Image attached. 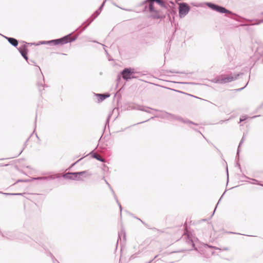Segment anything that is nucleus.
I'll return each instance as SVG.
<instances>
[{
	"label": "nucleus",
	"mask_w": 263,
	"mask_h": 263,
	"mask_svg": "<svg viewBox=\"0 0 263 263\" xmlns=\"http://www.w3.org/2000/svg\"><path fill=\"white\" fill-rule=\"evenodd\" d=\"M149 109L150 108L147 106H139L138 107V109L139 110L152 114V112L149 110Z\"/></svg>",
	"instance_id": "18"
},
{
	"label": "nucleus",
	"mask_w": 263,
	"mask_h": 263,
	"mask_svg": "<svg viewBox=\"0 0 263 263\" xmlns=\"http://www.w3.org/2000/svg\"><path fill=\"white\" fill-rule=\"evenodd\" d=\"M6 39L8 40L9 43L11 44L12 46L14 47H16L18 45V41L13 37H5Z\"/></svg>",
	"instance_id": "14"
},
{
	"label": "nucleus",
	"mask_w": 263,
	"mask_h": 263,
	"mask_svg": "<svg viewBox=\"0 0 263 263\" xmlns=\"http://www.w3.org/2000/svg\"><path fill=\"white\" fill-rule=\"evenodd\" d=\"M76 39L77 36L74 37H71L70 34H68L60 39L48 41H47V43L48 44H53L54 45H57L58 44L63 45L64 44L73 42L75 41Z\"/></svg>",
	"instance_id": "1"
},
{
	"label": "nucleus",
	"mask_w": 263,
	"mask_h": 263,
	"mask_svg": "<svg viewBox=\"0 0 263 263\" xmlns=\"http://www.w3.org/2000/svg\"><path fill=\"white\" fill-rule=\"evenodd\" d=\"M190 7L189 5L185 3H181L179 6V14L180 17L185 16L190 11Z\"/></svg>",
	"instance_id": "6"
},
{
	"label": "nucleus",
	"mask_w": 263,
	"mask_h": 263,
	"mask_svg": "<svg viewBox=\"0 0 263 263\" xmlns=\"http://www.w3.org/2000/svg\"><path fill=\"white\" fill-rule=\"evenodd\" d=\"M148 120H149V119L147 120V121H148ZM146 121H147V120H146ZM145 122H146V121H145ZM144 122H145V121L141 122L139 123L138 124L142 123H144Z\"/></svg>",
	"instance_id": "39"
},
{
	"label": "nucleus",
	"mask_w": 263,
	"mask_h": 263,
	"mask_svg": "<svg viewBox=\"0 0 263 263\" xmlns=\"http://www.w3.org/2000/svg\"><path fill=\"white\" fill-rule=\"evenodd\" d=\"M95 95L99 98L98 101L99 102L103 101L110 96L109 94L108 93H96Z\"/></svg>",
	"instance_id": "13"
},
{
	"label": "nucleus",
	"mask_w": 263,
	"mask_h": 263,
	"mask_svg": "<svg viewBox=\"0 0 263 263\" xmlns=\"http://www.w3.org/2000/svg\"><path fill=\"white\" fill-rule=\"evenodd\" d=\"M222 197V196L221 197V198H220V199L218 200V203H217V205H218V203H219V202H220V200H221V199ZM217 206V205H216V206Z\"/></svg>",
	"instance_id": "36"
},
{
	"label": "nucleus",
	"mask_w": 263,
	"mask_h": 263,
	"mask_svg": "<svg viewBox=\"0 0 263 263\" xmlns=\"http://www.w3.org/2000/svg\"><path fill=\"white\" fill-rule=\"evenodd\" d=\"M100 12L97 10L92 14L91 16L94 20L100 14Z\"/></svg>",
	"instance_id": "24"
},
{
	"label": "nucleus",
	"mask_w": 263,
	"mask_h": 263,
	"mask_svg": "<svg viewBox=\"0 0 263 263\" xmlns=\"http://www.w3.org/2000/svg\"><path fill=\"white\" fill-rule=\"evenodd\" d=\"M81 159H82V158H81V159H79V160H78V161H76V162H74V163H73V164L71 165V167H72V166H74V165H75L77 162H79V161H80Z\"/></svg>",
	"instance_id": "32"
},
{
	"label": "nucleus",
	"mask_w": 263,
	"mask_h": 263,
	"mask_svg": "<svg viewBox=\"0 0 263 263\" xmlns=\"http://www.w3.org/2000/svg\"><path fill=\"white\" fill-rule=\"evenodd\" d=\"M138 219H139V220H140L142 222H143V221L139 218H138Z\"/></svg>",
	"instance_id": "45"
},
{
	"label": "nucleus",
	"mask_w": 263,
	"mask_h": 263,
	"mask_svg": "<svg viewBox=\"0 0 263 263\" xmlns=\"http://www.w3.org/2000/svg\"><path fill=\"white\" fill-rule=\"evenodd\" d=\"M248 82L247 83V84L246 85V86H245V87H242V88H241L237 89V90H238V91H240V90H242V89H243V88H244L247 86V85L248 84Z\"/></svg>",
	"instance_id": "34"
},
{
	"label": "nucleus",
	"mask_w": 263,
	"mask_h": 263,
	"mask_svg": "<svg viewBox=\"0 0 263 263\" xmlns=\"http://www.w3.org/2000/svg\"><path fill=\"white\" fill-rule=\"evenodd\" d=\"M168 121H178L179 122L185 123V124H191L197 125V124L193 122L192 121L184 119L182 118L181 117L175 115L174 114H172L170 113V116L168 117Z\"/></svg>",
	"instance_id": "5"
},
{
	"label": "nucleus",
	"mask_w": 263,
	"mask_h": 263,
	"mask_svg": "<svg viewBox=\"0 0 263 263\" xmlns=\"http://www.w3.org/2000/svg\"><path fill=\"white\" fill-rule=\"evenodd\" d=\"M93 42H95V43H98L97 42H96L95 41H93Z\"/></svg>",
	"instance_id": "47"
},
{
	"label": "nucleus",
	"mask_w": 263,
	"mask_h": 263,
	"mask_svg": "<svg viewBox=\"0 0 263 263\" xmlns=\"http://www.w3.org/2000/svg\"><path fill=\"white\" fill-rule=\"evenodd\" d=\"M227 174L228 175V168H227Z\"/></svg>",
	"instance_id": "43"
},
{
	"label": "nucleus",
	"mask_w": 263,
	"mask_h": 263,
	"mask_svg": "<svg viewBox=\"0 0 263 263\" xmlns=\"http://www.w3.org/2000/svg\"><path fill=\"white\" fill-rule=\"evenodd\" d=\"M120 80V76L118 75V80Z\"/></svg>",
	"instance_id": "35"
},
{
	"label": "nucleus",
	"mask_w": 263,
	"mask_h": 263,
	"mask_svg": "<svg viewBox=\"0 0 263 263\" xmlns=\"http://www.w3.org/2000/svg\"><path fill=\"white\" fill-rule=\"evenodd\" d=\"M152 109L157 111H159L161 112L160 114L156 116L155 117L160 118L161 119H166V120H168V117L170 116V113L166 112V111H162V110L155 109Z\"/></svg>",
	"instance_id": "8"
},
{
	"label": "nucleus",
	"mask_w": 263,
	"mask_h": 263,
	"mask_svg": "<svg viewBox=\"0 0 263 263\" xmlns=\"http://www.w3.org/2000/svg\"><path fill=\"white\" fill-rule=\"evenodd\" d=\"M70 177L73 178L74 177V175H71Z\"/></svg>",
	"instance_id": "44"
},
{
	"label": "nucleus",
	"mask_w": 263,
	"mask_h": 263,
	"mask_svg": "<svg viewBox=\"0 0 263 263\" xmlns=\"http://www.w3.org/2000/svg\"><path fill=\"white\" fill-rule=\"evenodd\" d=\"M118 235H119V238H118V241L119 240V239H121V237H123V239L124 240H125V237H126L125 231L123 228L121 229L120 232L119 233Z\"/></svg>",
	"instance_id": "20"
},
{
	"label": "nucleus",
	"mask_w": 263,
	"mask_h": 263,
	"mask_svg": "<svg viewBox=\"0 0 263 263\" xmlns=\"http://www.w3.org/2000/svg\"><path fill=\"white\" fill-rule=\"evenodd\" d=\"M47 41H42L40 43H41V44H48L47 43Z\"/></svg>",
	"instance_id": "33"
},
{
	"label": "nucleus",
	"mask_w": 263,
	"mask_h": 263,
	"mask_svg": "<svg viewBox=\"0 0 263 263\" xmlns=\"http://www.w3.org/2000/svg\"><path fill=\"white\" fill-rule=\"evenodd\" d=\"M230 233H233V232H229ZM233 234H236V233H233ZM237 234L242 235L241 233H237Z\"/></svg>",
	"instance_id": "38"
},
{
	"label": "nucleus",
	"mask_w": 263,
	"mask_h": 263,
	"mask_svg": "<svg viewBox=\"0 0 263 263\" xmlns=\"http://www.w3.org/2000/svg\"><path fill=\"white\" fill-rule=\"evenodd\" d=\"M138 78V77L136 76L135 75V74H132V76L130 77V79H137Z\"/></svg>",
	"instance_id": "31"
},
{
	"label": "nucleus",
	"mask_w": 263,
	"mask_h": 263,
	"mask_svg": "<svg viewBox=\"0 0 263 263\" xmlns=\"http://www.w3.org/2000/svg\"><path fill=\"white\" fill-rule=\"evenodd\" d=\"M212 81L218 84H225L224 76L223 75L218 76L213 79Z\"/></svg>",
	"instance_id": "11"
},
{
	"label": "nucleus",
	"mask_w": 263,
	"mask_h": 263,
	"mask_svg": "<svg viewBox=\"0 0 263 263\" xmlns=\"http://www.w3.org/2000/svg\"><path fill=\"white\" fill-rule=\"evenodd\" d=\"M94 20V19L90 16L89 18H88L83 24H86L85 26L83 28V30H85L86 28Z\"/></svg>",
	"instance_id": "21"
},
{
	"label": "nucleus",
	"mask_w": 263,
	"mask_h": 263,
	"mask_svg": "<svg viewBox=\"0 0 263 263\" xmlns=\"http://www.w3.org/2000/svg\"><path fill=\"white\" fill-rule=\"evenodd\" d=\"M206 5L209 8H210L211 9H212L213 10L216 11L218 12H219L221 13H226L227 14H233V13L231 11H230V10L227 9L226 8H224L222 6H219L218 5H217V4H215L211 3V2L206 3Z\"/></svg>",
	"instance_id": "2"
},
{
	"label": "nucleus",
	"mask_w": 263,
	"mask_h": 263,
	"mask_svg": "<svg viewBox=\"0 0 263 263\" xmlns=\"http://www.w3.org/2000/svg\"><path fill=\"white\" fill-rule=\"evenodd\" d=\"M103 179L104 180L105 183L107 184V185L108 186L110 190L111 191L112 194L114 195V198L115 199H116L117 203L118 204L119 207H120V210L121 211L122 210V208H121V205L120 204V203L118 201V200L117 198V196L115 193V192L114 191L113 189H112L111 186H110V185L109 184V183L107 181V180L105 179V178L104 177L103 178Z\"/></svg>",
	"instance_id": "12"
},
{
	"label": "nucleus",
	"mask_w": 263,
	"mask_h": 263,
	"mask_svg": "<svg viewBox=\"0 0 263 263\" xmlns=\"http://www.w3.org/2000/svg\"><path fill=\"white\" fill-rule=\"evenodd\" d=\"M154 13V14L152 15V17L154 18H157V19H159V18H163L164 17H165V16H161L159 13H158V12L156 10H155V11H153V12Z\"/></svg>",
	"instance_id": "19"
},
{
	"label": "nucleus",
	"mask_w": 263,
	"mask_h": 263,
	"mask_svg": "<svg viewBox=\"0 0 263 263\" xmlns=\"http://www.w3.org/2000/svg\"><path fill=\"white\" fill-rule=\"evenodd\" d=\"M247 119V117L246 116H242L240 118V119H239V122H241L242 121H245V120H246Z\"/></svg>",
	"instance_id": "29"
},
{
	"label": "nucleus",
	"mask_w": 263,
	"mask_h": 263,
	"mask_svg": "<svg viewBox=\"0 0 263 263\" xmlns=\"http://www.w3.org/2000/svg\"><path fill=\"white\" fill-rule=\"evenodd\" d=\"M248 236H253L252 235H248Z\"/></svg>",
	"instance_id": "48"
},
{
	"label": "nucleus",
	"mask_w": 263,
	"mask_h": 263,
	"mask_svg": "<svg viewBox=\"0 0 263 263\" xmlns=\"http://www.w3.org/2000/svg\"><path fill=\"white\" fill-rule=\"evenodd\" d=\"M153 2H155L159 4L161 7L167 9L168 7H170V5L168 4L165 3L162 0H153Z\"/></svg>",
	"instance_id": "15"
},
{
	"label": "nucleus",
	"mask_w": 263,
	"mask_h": 263,
	"mask_svg": "<svg viewBox=\"0 0 263 263\" xmlns=\"http://www.w3.org/2000/svg\"><path fill=\"white\" fill-rule=\"evenodd\" d=\"M153 260H150L149 262H147V263H152V262L153 261Z\"/></svg>",
	"instance_id": "41"
},
{
	"label": "nucleus",
	"mask_w": 263,
	"mask_h": 263,
	"mask_svg": "<svg viewBox=\"0 0 263 263\" xmlns=\"http://www.w3.org/2000/svg\"><path fill=\"white\" fill-rule=\"evenodd\" d=\"M176 13V11L175 10H174L173 8H171L170 6V7H168L167 8V15L168 16V18L170 21H171V14L174 15Z\"/></svg>",
	"instance_id": "17"
},
{
	"label": "nucleus",
	"mask_w": 263,
	"mask_h": 263,
	"mask_svg": "<svg viewBox=\"0 0 263 263\" xmlns=\"http://www.w3.org/2000/svg\"><path fill=\"white\" fill-rule=\"evenodd\" d=\"M186 241L189 243H191L192 244V246L193 247H194L195 246V245L193 242V241L192 240V239L189 237V235H187V239L186 240Z\"/></svg>",
	"instance_id": "26"
},
{
	"label": "nucleus",
	"mask_w": 263,
	"mask_h": 263,
	"mask_svg": "<svg viewBox=\"0 0 263 263\" xmlns=\"http://www.w3.org/2000/svg\"><path fill=\"white\" fill-rule=\"evenodd\" d=\"M157 257V255L155 256L154 257V259L156 258Z\"/></svg>",
	"instance_id": "46"
},
{
	"label": "nucleus",
	"mask_w": 263,
	"mask_h": 263,
	"mask_svg": "<svg viewBox=\"0 0 263 263\" xmlns=\"http://www.w3.org/2000/svg\"><path fill=\"white\" fill-rule=\"evenodd\" d=\"M104 4H105V2H104L99 7V8H98V9L97 10L98 11H99L100 12H101V10L103 8V7H104Z\"/></svg>",
	"instance_id": "28"
},
{
	"label": "nucleus",
	"mask_w": 263,
	"mask_h": 263,
	"mask_svg": "<svg viewBox=\"0 0 263 263\" xmlns=\"http://www.w3.org/2000/svg\"><path fill=\"white\" fill-rule=\"evenodd\" d=\"M139 73V72L136 71L135 69L132 68H125L121 72L123 79L126 81L130 80L132 74Z\"/></svg>",
	"instance_id": "4"
},
{
	"label": "nucleus",
	"mask_w": 263,
	"mask_h": 263,
	"mask_svg": "<svg viewBox=\"0 0 263 263\" xmlns=\"http://www.w3.org/2000/svg\"><path fill=\"white\" fill-rule=\"evenodd\" d=\"M60 176L59 174H55L54 175H51L46 177H40L37 178H34V180H50L55 178H60Z\"/></svg>",
	"instance_id": "9"
},
{
	"label": "nucleus",
	"mask_w": 263,
	"mask_h": 263,
	"mask_svg": "<svg viewBox=\"0 0 263 263\" xmlns=\"http://www.w3.org/2000/svg\"><path fill=\"white\" fill-rule=\"evenodd\" d=\"M242 73H238L235 74V76H230L228 77H224V82L225 83L232 82L234 81L237 79L239 75L242 74Z\"/></svg>",
	"instance_id": "10"
},
{
	"label": "nucleus",
	"mask_w": 263,
	"mask_h": 263,
	"mask_svg": "<svg viewBox=\"0 0 263 263\" xmlns=\"http://www.w3.org/2000/svg\"><path fill=\"white\" fill-rule=\"evenodd\" d=\"M245 135H243L242 139H241L240 141V143L239 144V145L238 146V148H237V155L238 156L239 155V152H240V145L242 144V143L243 142V141H245Z\"/></svg>",
	"instance_id": "22"
},
{
	"label": "nucleus",
	"mask_w": 263,
	"mask_h": 263,
	"mask_svg": "<svg viewBox=\"0 0 263 263\" xmlns=\"http://www.w3.org/2000/svg\"><path fill=\"white\" fill-rule=\"evenodd\" d=\"M253 181H254V182H253L252 183L253 184H259V182H258V181L255 179H251Z\"/></svg>",
	"instance_id": "30"
},
{
	"label": "nucleus",
	"mask_w": 263,
	"mask_h": 263,
	"mask_svg": "<svg viewBox=\"0 0 263 263\" xmlns=\"http://www.w3.org/2000/svg\"><path fill=\"white\" fill-rule=\"evenodd\" d=\"M146 2L148 3V10L150 12H153V11H155L154 6V3L155 2H153V0H147Z\"/></svg>",
	"instance_id": "16"
},
{
	"label": "nucleus",
	"mask_w": 263,
	"mask_h": 263,
	"mask_svg": "<svg viewBox=\"0 0 263 263\" xmlns=\"http://www.w3.org/2000/svg\"><path fill=\"white\" fill-rule=\"evenodd\" d=\"M18 50L22 57L26 60L27 61L28 58L27 57V53H28V49L26 45L23 44V45L21 46L18 48Z\"/></svg>",
	"instance_id": "7"
},
{
	"label": "nucleus",
	"mask_w": 263,
	"mask_h": 263,
	"mask_svg": "<svg viewBox=\"0 0 263 263\" xmlns=\"http://www.w3.org/2000/svg\"><path fill=\"white\" fill-rule=\"evenodd\" d=\"M0 193L6 195H21L22 193H5L3 192H0Z\"/></svg>",
	"instance_id": "25"
},
{
	"label": "nucleus",
	"mask_w": 263,
	"mask_h": 263,
	"mask_svg": "<svg viewBox=\"0 0 263 263\" xmlns=\"http://www.w3.org/2000/svg\"><path fill=\"white\" fill-rule=\"evenodd\" d=\"M262 14H263V12L262 13ZM261 23H263V18L259 20L258 21H257L256 23H254V25H259Z\"/></svg>",
	"instance_id": "27"
},
{
	"label": "nucleus",
	"mask_w": 263,
	"mask_h": 263,
	"mask_svg": "<svg viewBox=\"0 0 263 263\" xmlns=\"http://www.w3.org/2000/svg\"><path fill=\"white\" fill-rule=\"evenodd\" d=\"M171 72H173V73H178L179 72H175V71H171Z\"/></svg>",
	"instance_id": "40"
},
{
	"label": "nucleus",
	"mask_w": 263,
	"mask_h": 263,
	"mask_svg": "<svg viewBox=\"0 0 263 263\" xmlns=\"http://www.w3.org/2000/svg\"><path fill=\"white\" fill-rule=\"evenodd\" d=\"M92 157L96 159L97 160H98L99 161H100L102 162L104 161V159L101 156H100L99 155H97L96 153L93 154V155H92Z\"/></svg>",
	"instance_id": "23"
},
{
	"label": "nucleus",
	"mask_w": 263,
	"mask_h": 263,
	"mask_svg": "<svg viewBox=\"0 0 263 263\" xmlns=\"http://www.w3.org/2000/svg\"><path fill=\"white\" fill-rule=\"evenodd\" d=\"M20 181H22V180H18L16 182H20Z\"/></svg>",
	"instance_id": "42"
},
{
	"label": "nucleus",
	"mask_w": 263,
	"mask_h": 263,
	"mask_svg": "<svg viewBox=\"0 0 263 263\" xmlns=\"http://www.w3.org/2000/svg\"><path fill=\"white\" fill-rule=\"evenodd\" d=\"M236 165H237V166H238L239 167H240V164H239L238 163H236Z\"/></svg>",
	"instance_id": "37"
},
{
	"label": "nucleus",
	"mask_w": 263,
	"mask_h": 263,
	"mask_svg": "<svg viewBox=\"0 0 263 263\" xmlns=\"http://www.w3.org/2000/svg\"><path fill=\"white\" fill-rule=\"evenodd\" d=\"M87 173L86 171H82L79 172H72V173H67L63 175V177L67 179H71V180H81L80 176H82L84 174H85Z\"/></svg>",
	"instance_id": "3"
}]
</instances>
